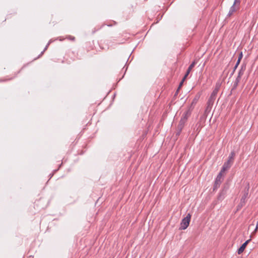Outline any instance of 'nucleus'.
<instances>
[{"mask_svg": "<svg viewBox=\"0 0 258 258\" xmlns=\"http://www.w3.org/2000/svg\"><path fill=\"white\" fill-rule=\"evenodd\" d=\"M239 1L235 0L233 6L231 7L229 15H231L233 13L237 11L239 9Z\"/></svg>", "mask_w": 258, "mask_h": 258, "instance_id": "nucleus-2", "label": "nucleus"}, {"mask_svg": "<svg viewBox=\"0 0 258 258\" xmlns=\"http://www.w3.org/2000/svg\"><path fill=\"white\" fill-rule=\"evenodd\" d=\"M20 70L16 72H15L10 76H8L7 78L5 79H0V82H6L13 80L14 79L17 77V75L20 73Z\"/></svg>", "mask_w": 258, "mask_h": 258, "instance_id": "nucleus-3", "label": "nucleus"}, {"mask_svg": "<svg viewBox=\"0 0 258 258\" xmlns=\"http://www.w3.org/2000/svg\"><path fill=\"white\" fill-rule=\"evenodd\" d=\"M257 229H258V228H257V227H256L255 229H254V230L253 233H255L257 231Z\"/></svg>", "mask_w": 258, "mask_h": 258, "instance_id": "nucleus-18", "label": "nucleus"}, {"mask_svg": "<svg viewBox=\"0 0 258 258\" xmlns=\"http://www.w3.org/2000/svg\"><path fill=\"white\" fill-rule=\"evenodd\" d=\"M59 40H60V41H62V40H64V38H63V39L60 38Z\"/></svg>", "mask_w": 258, "mask_h": 258, "instance_id": "nucleus-21", "label": "nucleus"}, {"mask_svg": "<svg viewBox=\"0 0 258 258\" xmlns=\"http://www.w3.org/2000/svg\"><path fill=\"white\" fill-rule=\"evenodd\" d=\"M186 77H185V75L181 81L183 82L184 81V80L186 79Z\"/></svg>", "mask_w": 258, "mask_h": 258, "instance_id": "nucleus-17", "label": "nucleus"}, {"mask_svg": "<svg viewBox=\"0 0 258 258\" xmlns=\"http://www.w3.org/2000/svg\"><path fill=\"white\" fill-rule=\"evenodd\" d=\"M235 156V153L233 152H231L230 156L228 157V161H230L231 163H233L234 158Z\"/></svg>", "mask_w": 258, "mask_h": 258, "instance_id": "nucleus-11", "label": "nucleus"}, {"mask_svg": "<svg viewBox=\"0 0 258 258\" xmlns=\"http://www.w3.org/2000/svg\"><path fill=\"white\" fill-rule=\"evenodd\" d=\"M246 198V196L245 195L244 197H242V199H241V201H244L245 199Z\"/></svg>", "mask_w": 258, "mask_h": 258, "instance_id": "nucleus-16", "label": "nucleus"}, {"mask_svg": "<svg viewBox=\"0 0 258 258\" xmlns=\"http://www.w3.org/2000/svg\"><path fill=\"white\" fill-rule=\"evenodd\" d=\"M240 61H241V60L239 59H238V60L237 61V62H236V64L235 66V67H234L235 69H236L237 68V67L239 65V64L240 63Z\"/></svg>", "mask_w": 258, "mask_h": 258, "instance_id": "nucleus-14", "label": "nucleus"}, {"mask_svg": "<svg viewBox=\"0 0 258 258\" xmlns=\"http://www.w3.org/2000/svg\"><path fill=\"white\" fill-rule=\"evenodd\" d=\"M195 64H196V61H194V62H192V63L189 66V67H188L187 70V72L185 74V77H187L188 75V74H189V73L190 72L191 70L192 69V68L195 67Z\"/></svg>", "mask_w": 258, "mask_h": 258, "instance_id": "nucleus-8", "label": "nucleus"}, {"mask_svg": "<svg viewBox=\"0 0 258 258\" xmlns=\"http://www.w3.org/2000/svg\"><path fill=\"white\" fill-rule=\"evenodd\" d=\"M256 227H257V228H258V221L257 222Z\"/></svg>", "mask_w": 258, "mask_h": 258, "instance_id": "nucleus-20", "label": "nucleus"}, {"mask_svg": "<svg viewBox=\"0 0 258 258\" xmlns=\"http://www.w3.org/2000/svg\"><path fill=\"white\" fill-rule=\"evenodd\" d=\"M223 172H220V173L217 175L216 180L215 181L214 187L217 188L219 186L220 183L222 182V177L223 176Z\"/></svg>", "mask_w": 258, "mask_h": 258, "instance_id": "nucleus-4", "label": "nucleus"}, {"mask_svg": "<svg viewBox=\"0 0 258 258\" xmlns=\"http://www.w3.org/2000/svg\"><path fill=\"white\" fill-rule=\"evenodd\" d=\"M250 241V239H248L246 240L244 243L242 244V245L238 249L237 252L239 254L242 253L243 251L244 250L246 245Z\"/></svg>", "mask_w": 258, "mask_h": 258, "instance_id": "nucleus-6", "label": "nucleus"}, {"mask_svg": "<svg viewBox=\"0 0 258 258\" xmlns=\"http://www.w3.org/2000/svg\"><path fill=\"white\" fill-rule=\"evenodd\" d=\"M218 90L215 89L212 93L209 100V103H213L215 99V97L217 94Z\"/></svg>", "mask_w": 258, "mask_h": 258, "instance_id": "nucleus-7", "label": "nucleus"}, {"mask_svg": "<svg viewBox=\"0 0 258 258\" xmlns=\"http://www.w3.org/2000/svg\"><path fill=\"white\" fill-rule=\"evenodd\" d=\"M191 217V215L188 213L186 216L182 220V221L180 223V229L184 230L187 228L189 224Z\"/></svg>", "mask_w": 258, "mask_h": 258, "instance_id": "nucleus-1", "label": "nucleus"}, {"mask_svg": "<svg viewBox=\"0 0 258 258\" xmlns=\"http://www.w3.org/2000/svg\"><path fill=\"white\" fill-rule=\"evenodd\" d=\"M186 121H185L184 119H182V118H181L179 124L178 125V128L180 130H181L183 127Z\"/></svg>", "mask_w": 258, "mask_h": 258, "instance_id": "nucleus-9", "label": "nucleus"}, {"mask_svg": "<svg viewBox=\"0 0 258 258\" xmlns=\"http://www.w3.org/2000/svg\"><path fill=\"white\" fill-rule=\"evenodd\" d=\"M232 164V163L230 162L229 161H227L226 162H225L224 164L220 171L224 173L225 171L227 170L228 169H229L230 168Z\"/></svg>", "mask_w": 258, "mask_h": 258, "instance_id": "nucleus-5", "label": "nucleus"}, {"mask_svg": "<svg viewBox=\"0 0 258 258\" xmlns=\"http://www.w3.org/2000/svg\"><path fill=\"white\" fill-rule=\"evenodd\" d=\"M189 115H190V112H189L188 111H187L185 112L183 114V115H182V116L181 118H182V119H184L185 121H187V118H188V117L189 116Z\"/></svg>", "mask_w": 258, "mask_h": 258, "instance_id": "nucleus-10", "label": "nucleus"}, {"mask_svg": "<svg viewBox=\"0 0 258 258\" xmlns=\"http://www.w3.org/2000/svg\"><path fill=\"white\" fill-rule=\"evenodd\" d=\"M66 39L70 40L71 41H74L75 40L76 38L74 36L72 35H68L66 36Z\"/></svg>", "mask_w": 258, "mask_h": 258, "instance_id": "nucleus-12", "label": "nucleus"}, {"mask_svg": "<svg viewBox=\"0 0 258 258\" xmlns=\"http://www.w3.org/2000/svg\"><path fill=\"white\" fill-rule=\"evenodd\" d=\"M52 42V40H50L48 42V43H47V44L46 45V46H45L44 50L41 52V54L40 55H42L43 53V52L45 51L48 48V46L49 45V44Z\"/></svg>", "mask_w": 258, "mask_h": 258, "instance_id": "nucleus-13", "label": "nucleus"}, {"mask_svg": "<svg viewBox=\"0 0 258 258\" xmlns=\"http://www.w3.org/2000/svg\"><path fill=\"white\" fill-rule=\"evenodd\" d=\"M242 57H243L242 52H241L239 53V56H238V59H239L241 60V59L242 58Z\"/></svg>", "mask_w": 258, "mask_h": 258, "instance_id": "nucleus-15", "label": "nucleus"}, {"mask_svg": "<svg viewBox=\"0 0 258 258\" xmlns=\"http://www.w3.org/2000/svg\"><path fill=\"white\" fill-rule=\"evenodd\" d=\"M183 83V82H182V81L180 82V84H179V88H180V87L182 85Z\"/></svg>", "mask_w": 258, "mask_h": 258, "instance_id": "nucleus-19", "label": "nucleus"}]
</instances>
